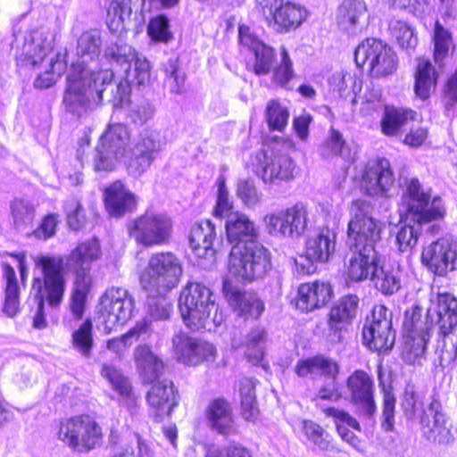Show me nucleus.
Listing matches in <instances>:
<instances>
[{"label": "nucleus", "mask_w": 457, "mask_h": 457, "mask_svg": "<svg viewBox=\"0 0 457 457\" xmlns=\"http://www.w3.org/2000/svg\"><path fill=\"white\" fill-rule=\"evenodd\" d=\"M117 162H123L135 177L143 173V137L139 130L137 137L121 123L109 124L101 136L94 156V168L97 171H111Z\"/></svg>", "instance_id": "obj_1"}, {"label": "nucleus", "mask_w": 457, "mask_h": 457, "mask_svg": "<svg viewBox=\"0 0 457 457\" xmlns=\"http://www.w3.org/2000/svg\"><path fill=\"white\" fill-rule=\"evenodd\" d=\"M36 266L41 269V276L33 278L31 291L34 294L31 306L33 327L38 329L47 325L45 313V301L52 308L58 307L66 288L64 278V260L62 256L42 255L35 260Z\"/></svg>", "instance_id": "obj_2"}, {"label": "nucleus", "mask_w": 457, "mask_h": 457, "mask_svg": "<svg viewBox=\"0 0 457 457\" xmlns=\"http://www.w3.org/2000/svg\"><path fill=\"white\" fill-rule=\"evenodd\" d=\"M113 72L111 70H102L91 73L87 69L77 70L75 66L67 76V88L63 96L65 110L73 115L80 117L87 112L90 105L89 93L95 90L98 99H103V94L111 87Z\"/></svg>", "instance_id": "obj_3"}, {"label": "nucleus", "mask_w": 457, "mask_h": 457, "mask_svg": "<svg viewBox=\"0 0 457 457\" xmlns=\"http://www.w3.org/2000/svg\"><path fill=\"white\" fill-rule=\"evenodd\" d=\"M211 290L200 283L190 282L183 288L179 308L184 323L192 330L211 329L220 325L224 317L212 300Z\"/></svg>", "instance_id": "obj_4"}, {"label": "nucleus", "mask_w": 457, "mask_h": 457, "mask_svg": "<svg viewBox=\"0 0 457 457\" xmlns=\"http://www.w3.org/2000/svg\"><path fill=\"white\" fill-rule=\"evenodd\" d=\"M100 255L99 242L96 238H92L79 245L66 259L67 267L75 272L70 309L78 320L81 319L84 314L87 295L91 283L90 265Z\"/></svg>", "instance_id": "obj_5"}, {"label": "nucleus", "mask_w": 457, "mask_h": 457, "mask_svg": "<svg viewBox=\"0 0 457 457\" xmlns=\"http://www.w3.org/2000/svg\"><path fill=\"white\" fill-rule=\"evenodd\" d=\"M148 269L159 287L157 297H148V312L153 320H165L170 315V308L163 295L178 286L182 268L174 254L161 253L150 258Z\"/></svg>", "instance_id": "obj_6"}, {"label": "nucleus", "mask_w": 457, "mask_h": 457, "mask_svg": "<svg viewBox=\"0 0 457 457\" xmlns=\"http://www.w3.org/2000/svg\"><path fill=\"white\" fill-rule=\"evenodd\" d=\"M400 205L418 225L442 220L446 214L443 199L432 196L431 189L424 187L417 179L407 182Z\"/></svg>", "instance_id": "obj_7"}, {"label": "nucleus", "mask_w": 457, "mask_h": 457, "mask_svg": "<svg viewBox=\"0 0 457 457\" xmlns=\"http://www.w3.org/2000/svg\"><path fill=\"white\" fill-rule=\"evenodd\" d=\"M371 204L354 199L349 205L348 240L354 249L375 248L381 240L383 223L371 215Z\"/></svg>", "instance_id": "obj_8"}, {"label": "nucleus", "mask_w": 457, "mask_h": 457, "mask_svg": "<svg viewBox=\"0 0 457 457\" xmlns=\"http://www.w3.org/2000/svg\"><path fill=\"white\" fill-rule=\"evenodd\" d=\"M270 255L257 241L235 245L230 251L228 275L238 281H253L262 278L270 269Z\"/></svg>", "instance_id": "obj_9"}, {"label": "nucleus", "mask_w": 457, "mask_h": 457, "mask_svg": "<svg viewBox=\"0 0 457 457\" xmlns=\"http://www.w3.org/2000/svg\"><path fill=\"white\" fill-rule=\"evenodd\" d=\"M57 436L74 452L88 453L101 445L103 432L94 418L79 415L62 421Z\"/></svg>", "instance_id": "obj_10"}, {"label": "nucleus", "mask_w": 457, "mask_h": 457, "mask_svg": "<svg viewBox=\"0 0 457 457\" xmlns=\"http://www.w3.org/2000/svg\"><path fill=\"white\" fill-rule=\"evenodd\" d=\"M355 62L367 66L374 78H386L394 74L398 67V58L394 50L381 40L368 38L355 49Z\"/></svg>", "instance_id": "obj_11"}, {"label": "nucleus", "mask_w": 457, "mask_h": 457, "mask_svg": "<svg viewBox=\"0 0 457 457\" xmlns=\"http://www.w3.org/2000/svg\"><path fill=\"white\" fill-rule=\"evenodd\" d=\"M247 166L264 183L287 182L294 179L298 173V169L290 156L278 153L268 155L262 150L251 156Z\"/></svg>", "instance_id": "obj_12"}, {"label": "nucleus", "mask_w": 457, "mask_h": 457, "mask_svg": "<svg viewBox=\"0 0 457 457\" xmlns=\"http://www.w3.org/2000/svg\"><path fill=\"white\" fill-rule=\"evenodd\" d=\"M420 262L429 272L440 277L457 270V238L447 236L425 244Z\"/></svg>", "instance_id": "obj_13"}, {"label": "nucleus", "mask_w": 457, "mask_h": 457, "mask_svg": "<svg viewBox=\"0 0 457 457\" xmlns=\"http://www.w3.org/2000/svg\"><path fill=\"white\" fill-rule=\"evenodd\" d=\"M134 301L128 291L112 287L105 291L99 302L98 319L110 333L117 325L127 322L132 314Z\"/></svg>", "instance_id": "obj_14"}, {"label": "nucleus", "mask_w": 457, "mask_h": 457, "mask_svg": "<svg viewBox=\"0 0 457 457\" xmlns=\"http://www.w3.org/2000/svg\"><path fill=\"white\" fill-rule=\"evenodd\" d=\"M363 343L372 351H386L395 341L391 313L384 305L374 306L362 329Z\"/></svg>", "instance_id": "obj_15"}, {"label": "nucleus", "mask_w": 457, "mask_h": 457, "mask_svg": "<svg viewBox=\"0 0 457 457\" xmlns=\"http://www.w3.org/2000/svg\"><path fill=\"white\" fill-rule=\"evenodd\" d=\"M395 178L388 160L381 158L370 161L359 181L361 190L372 197H388Z\"/></svg>", "instance_id": "obj_16"}, {"label": "nucleus", "mask_w": 457, "mask_h": 457, "mask_svg": "<svg viewBox=\"0 0 457 457\" xmlns=\"http://www.w3.org/2000/svg\"><path fill=\"white\" fill-rule=\"evenodd\" d=\"M427 320L431 325H437L443 342L450 337L449 334L457 326V298L447 292L432 291L429 306L427 311Z\"/></svg>", "instance_id": "obj_17"}, {"label": "nucleus", "mask_w": 457, "mask_h": 457, "mask_svg": "<svg viewBox=\"0 0 457 457\" xmlns=\"http://www.w3.org/2000/svg\"><path fill=\"white\" fill-rule=\"evenodd\" d=\"M146 401L149 416L155 421L169 417L178 404V392L169 379H157L146 384Z\"/></svg>", "instance_id": "obj_18"}, {"label": "nucleus", "mask_w": 457, "mask_h": 457, "mask_svg": "<svg viewBox=\"0 0 457 457\" xmlns=\"http://www.w3.org/2000/svg\"><path fill=\"white\" fill-rule=\"evenodd\" d=\"M333 295L334 290L330 283L316 280L301 284L292 303L296 310L309 313L326 306Z\"/></svg>", "instance_id": "obj_19"}, {"label": "nucleus", "mask_w": 457, "mask_h": 457, "mask_svg": "<svg viewBox=\"0 0 457 457\" xmlns=\"http://www.w3.org/2000/svg\"><path fill=\"white\" fill-rule=\"evenodd\" d=\"M172 342L176 358L185 364L196 365L204 361H212L216 356L212 344L195 339L184 333L176 335Z\"/></svg>", "instance_id": "obj_20"}, {"label": "nucleus", "mask_w": 457, "mask_h": 457, "mask_svg": "<svg viewBox=\"0 0 457 457\" xmlns=\"http://www.w3.org/2000/svg\"><path fill=\"white\" fill-rule=\"evenodd\" d=\"M222 293L237 315L245 320L258 319L264 311L263 302L255 294L242 292L228 278L223 281Z\"/></svg>", "instance_id": "obj_21"}, {"label": "nucleus", "mask_w": 457, "mask_h": 457, "mask_svg": "<svg viewBox=\"0 0 457 457\" xmlns=\"http://www.w3.org/2000/svg\"><path fill=\"white\" fill-rule=\"evenodd\" d=\"M53 37L48 30L34 29L24 36L17 62L24 66H37L54 47Z\"/></svg>", "instance_id": "obj_22"}, {"label": "nucleus", "mask_w": 457, "mask_h": 457, "mask_svg": "<svg viewBox=\"0 0 457 457\" xmlns=\"http://www.w3.org/2000/svg\"><path fill=\"white\" fill-rule=\"evenodd\" d=\"M420 424L422 435L428 441L438 445H448L453 441L451 424L436 403H432L424 411Z\"/></svg>", "instance_id": "obj_23"}, {"label": "nucleus", "mask_w": 457, "mask_h": 457, "mask_svg": "<svg viewBox=\"0 0 457 457\" xmlns=\"http://www.w3.org/2000/svg\"><path fill=\"white\" fill-rule=\"evenodd\" d=\"M367 13L364 0H343L337 8V25L348 35H357L364 27Z\"/></svg>", "instance_id": "obj_24"}, {"label": "nucleus", "mask_w": 457, "mask_h": 457, "mask_svg": "<svg viewBox=\"0 0 457 457\" xmlns=\"http://www.w3.org/2000/svg\"><path fill=\"white\" fill-rule=\"evenodd\" d=\"M347 388L352 401L367 415H372L376 410L373 399V381L363 370L354 371L348 378Z\"/></svg>", "instance_id": "obj_25"}, {"label": "nucleus", "mask_w": 457, "mask_h": 457, "mask_svg": "<svg viewBox=\"0 0 457 457\" xmlns=\"http://www.w3.org/2000/svg\"><path fill=\"white\" fill-rule=\"evenodd\" d=\"M238 33L241 45L249 48L255 56L254 72L257 75L269 73L275 58L274 50L253 36L245 25L239 27Z\"/></svg>", "instance_id": "obj_26"}, {"label": "nucleus", "mask_w": 457, "mask_h": 457, "mask_svg": "<svg viewBox=\"0 0 457 457\" xmlns=\"http://www.w3.org/2000/svg\"><path fill=\"white\" fill-rule=\"evenodd\" d=\"M105 208L110 216L121 218L135 210V195L120 182L115 181L104 190Z\"/></svg>", "instance_id": "obj_27"}, {"label": "nucleus", "mask_w": 457, "mask_h": 457, "mask_svg": "<svg viewBox=\"0 0 457 457\" xmlns=\"http://www.w3.org/2000/svg\"><path fill=\"white\" fill-rule=\"evenodd\" d=\"M216 238L214 225L208 220L195 222L190 230L189 244L194 254L199 259L214 257L213 242Z\"/></svg>", "instance_id": "obj_28"}, {"label": "nucleus", "mask_w": 457, "mask_h": 457, "mask_svg": "<svg viewBox=\"0 0 457 457\" xmlns=\"http://www.w3.org/2000/svg\"><path fill=\"white\" fill-rule=\"evenodd\" d=\"M225 229L228 242L234 245L257 241L258 228L255 223L243 212H230L226 219Z\"/></svg>", "instance_id": "obj_29"}, {"label": "nucleus", "mask_w": 457, "mask_h": 457, "mask_svg": "<svg viewBox=\"0 0 457 457\" xmlns=\"http://www.w3.org/2000/svg\"><path fill=\"white\" fill-rule=\"evenodd\" d=\"M359 297L356 295H346L340 297L331 307L328 324L335 333L345 330L356 318L359 309Z\"/></svg>", "instance_id": "obj_30"}, {"label": "nucleus", "mask_w": 457, "mask_h": 457, "mask_svg": "<svg viewBox=\"0 0 457 457\" xmlns=\"http://www.w3.org/2000/svg\"><path fill=\"white\" fill-rule=\"evenodd\" d=\"M347 267V278L359 282L372 278L377 268L379 266L380 257L375 248L354 249Z\"/></svg>", "instance_id": "obj_31"}, {"label": "nucleus", "mask_w": 457, "mask_h": 457, "mask_svg": "<svg viewBox=\"0 0 457 457\" xmlns=\"http://www.w3.org/2000/svg\"><path fill=\"white\" fill-rule=\"evenodd\" d=\"M307 16L308 12L304 7L295 3L286 2L275 9L267 23L278 32H287L298 28Z\"/></svg>", "instance_id": "obj_32"}, {"label": "nucleus", "mask_w": 457, "mask_h": 457, "mask_svg": "<svg viewBox=\"0 0 457 457\" xmlns=\"http://www.w3.org/2000/svg\"><path fill=\"white\" fill-rule=\"evenodd\" d=\"M104 58L110 62H115L120 66H124L129 82L133 83L134 79L140 86L143 83L139 60L135 61V68L131 71V62L135 60L133 48L126 44L112 43L104 51Z\"/></svg>", "instance_id": "obj_33"}, {"label": "nucleus", "mask_w": 457, "mask_h": 457, "mask_svg": "<svg viewBox=\"0 0 457 457\" xmlns=\"http://www.w3.org/2000/svg\"><path fill=\"white\" fill-rule=\"evenodd\" d=\"M101 39L97 31H86L81 34L78 39L77 55L78 60L76 63H72L70 71H72L76 66L77 70L83 68L93 71L92 67L88 65L89 62H94L100 54Z\"/></svg>", "instance_id": "obj_34"}, {"label": "nucleus", "mask_w": 457, "mask_h": 457, "mask_svg": "<svg viewBox=\"0 0 457 457\" xmlns=\"http://www.w3.org/2000/svg\"><path fill=\"white\" fill-rule=\"evenodd\" d=\"M330 89L340 98L350 100L353 105L359 103L358 94L362 88V79L355 72H337L329 79Z\"/></svg>", "instance_id": "obj_35"}, {"label": "nucleus", "mask_w": 457, "mask_h": 457, "mask_svg": "<svg viewBox=\"0 0 457 457\" xmlns=\"http://www.w3.org/2000/svg\"><path fill=\"white\" fill-rule=\"evenodd\" d=\"M438 76V72L428 59H419L414 73L416 96L422 100L429 98L436 87Z\"/></svg>", "instance_id": "obj_36"}, {"label": "nucleus", "mask_w": 457, "mask_h": 457, "mask_svg": "<svg viewBox=\"0 0 457 457\" xmlns=\"http://www.w3.org/2000/svg\"><path fill=\"white\" fill-rule=\"evenodd\" d=\"M295 370L299 377L309 376L314 378L318 376H337L339 368L335 361L322 355H317L299 360Z\"/></svg>", "instance_id": "obj_37"}, {"label": "nucleus", "mask_w": 457, "mask_h": 457, "mask_svg": "<svg viewBox=\"0 0 457 457\" xmlns=\"http://www.w3.org/2000/svg\"><path fill=\"white\" fill-rule=\"evenodd\" d=\"M207 417L212 428L218 433L231 435L237 432L231 408L226 401L214 400L208 408Z\"/></svg>", "instance_id": "obj_38"}, {"label": "nucleus", "mask_w": 457, "mask_h": 457, "mask_svg": "<svg viewBox=\"0 0 457 457\" xmlns=\"http://www.w3.org/2000/svg\"><path fill=\"white\" fill-rule=\"evenodd\" d=\"M324 413L327 417L334 419L337 432L341 438L358 451H363V444L349 428L360 431L357 420L343 410L326 408Z\"/></svg>", "instance_id": "obj_39"}, {"label": "nucleus", "mask_w": 457, "mask_h": 457, "mask_svg": "<svg viewBox=\"0 0 457 457\" xmlns=\"http://www.w3.org/2000/svg\"><path fill=\"white\" fill-rule=\"evenodd\" d=\"M335 248L336 235L327 228L309 237L304 250L311 258L322 263L329 260Z\"/></svg>", "instance_id": "obj_40"}, {"label": "nucleus", "mask_w": 457, "mask_h": 457, "mask_svg": "<svg viewBox=\"0 0 457 457\" xmlns=\"http://www.w3.org/2000/svg\"><path fill=\"white\" fill-rule=\"evenodd\" d=\"M4 286V300L2 311L9 318H13L20 311V287L14 269L8 263H2Z\"/></svg>", "instance_id": "obj_41"}, {"label": "nucleus", "mask_w": 457, "mask_h": 457, "mask_svg": "<svg viewBox=\"0 0 457 457\" xmlns=\"http://www.w3.org/2000/svg\"><path fill=\"white\" fill-rule=\"evenodd\" d=\"M171 220L164 214L145 215V245H160L171 234Z\"/></svg>", "instance_id": "obj_42"}, {"label": "nucleus", "mask_w": 457, "mask_h": 457, "mask_svg": "<svg viewBox=\"0 0 457 457\" xmlns=\"http://www.w3.org/2000/svg\"><path fill=\"white\" fill-rule=\"evenodd\" d=\"M417 119L418 114L411 110L386 106L380 120L381 132L388 137L396 136L409 120Z\"/></svg>", "instance_id": "obj_43"}, {"label": "nucleus", "mask_w": 457, "mask_h": 457, "mask_svg": "<svg viewBox=\"0 0 457 457\" xmlns=\"http://www.w3.org/2000/svg\"><path fill=\"white\" fill-rule=\"evenodd\" d=\"M294 429L295 431L302 433L306 440L319 450L328 451L332 448L331 436L313 420H299V422L295 425Z\"/></svg>", "instance_id": "obj_44"}, {"label": "nucleus", "mask_w": 457, "mask_h": 457, "mask_svg": "<svg viewBox=\"0 0 457 457\" xmlns=\"http://www.w3.org/2000/svg\"><path fill=\"white\" fill-rule=\"evenodd\" d=\"M371 280L375 288L386 295H394L401 288L398 267L395 268L379 262Z\"/></svg>", "instance_id": "obj_45"}, {"label": "nucleus", "mask_w": 457, "mask_h": 457, "mask_svg": "<svg viewBox=\"0 0 457 457\" xmlns=\"http://www.w3.org/2000/svg\"><path fill=\"white\" fill-rule=\"evenodd\" d=\"M287 237L296 238L301 237L308 228L309 210L305 204L296 203L286 209Z\"/></svg>", "instance_id": "obj_46"}, {"label": "nucleus", "mask_w": 457, "mask_h": 457, "mask_svg": "<svg viewBox=\"0 0 457 457\" xmlns=\"http://www.w3.org/2000/svg\"><path fill=\"white\" fill-rule=\"evenodd\" d=\"M433 43L434 61L440 68H443L445 65L446 58L453 53L455 45L452 34L439 22H436L435 25Z\"/></svg>", "instance_id": "obj_47"}, {"label": "nucleus", "mask_w": 457, "mask_h": 457, "mask_svg": "<svg viewBox=\"0 0 457 457\" xmlns=\"http://www.w3.org/2000/svg\"><path fill=\"white\" fill-rule=\"evenodd\" d=\"M116 87V95L113 96V106L120 107V108H128V117L130 119L131 122L135 124V131L133 132L136 136L138 137V129L140 131V137H142V129L141 126L143 125V118L141 115L140 106L137 104H134L130 96L127 95V85L122 83H119L115 86Z\"/></svg>", "instance_id": "obj_48"}, {"label": "nucleus", "mask_w": 457, "mask_h": 457, "mask_svg": "<svg viewBox=\"0 0 457 457\" xmlns=\"http://www.w3.org/2000/svg\"><path fill=\"white\" fill-rule=\"evenodd\" d=\"M403 355L407 361H415L423 356L427 344L430 338L428 328L420 329L418 332L404 333Z\"/></svg>", "instance_id": "obj_49"}, {"label": "nucleus", "mask_w": 457, "mask_h": 457, "mask_svg": "<svg viewBox=\"0 0 457 457\" xmlns=\"http://www.w3.org/2000/svg\"><path fill=\"white\" fill-rule=\"evenodd\" d=\"M255 382L253 378H244L239 381L241 413L248 421H254L259 414L255 403Z\"/></svg>", "instance_id": "obj_50"}, {"label": "nucleus", "mask_w": 457, "mask_h": 457, "mask_svg": "<svg viewBox=\"0 0 457 457\" xmlns=\"http://www.w3.org/2000/svg\"><path fill=\"white\" fill-rule=\"evenodd\" d=\"M389 32L395 42L405 50H412L418 44L414 29L406 21L394 19L389 23Z\"/></svg>", "instance_id": "obj_51"}, {"label": "nucleus", "mask_w": 457, "mask_h": 457, "mask_svg": "<svg viewBox=\"0 0 457 457\" xmlns=\"http://www.w3.org/2000/svg\"><path fill=\"white\" fill-rule=\"evenodd\" d=\"M13 226L21 230L28 228L35 218V205L29 200L16 198L11 203Z\"/></svg>", "instance_id": "obj_52"}, {"label": "nucleus", "mask_w": 457, "mask_h": 457, "mask_svg": "<svg viewBox=\"0 0 457 457\" xmlns=\"http://www.w3.org/2000/svg\"><path fill=\"white\" fill-rule=\"evenodd\" d=\"M266 333L262 328L253 329L245 345V355L253 365L262 364L264 357Z\"/></svg>", "instance_id": "obj_53"}, {"label": "nucleus", "mask_w": 457, "mask_h": 457, "mask_svg": "<svg viewBox=\"0 0 457 457\" xmlns=\"http://www.w3.org/2000/svg\"><path fill=\"white\" fill-rule=\"evenodd\" d=\"M72 346L82 356L88 358L94 346L93 324L87 319L78 329L72 333Z\"/></svg>", "instance_id": "obj_54"}, {"label": "nucleus", "mask_w": 457, "mask_h": 457, "mask_svg": "<svg viewBox=\"0 0 457 457\" xmlns=\"http://www.w3.org/2000/svg\"><path fill=\"white\" fill-rule=\"evenodd\" d=\"M288 108L277 100H271L267 104L265 120L269 128L272 130L282 131L288 121Z\"/></svg>", "instance_id": "obj_55"}, {"label": "nucleus", "mask_w": 457, "mask_h": 457, "mask_svg": "<svg viewBox=\"0 0 457 457\" xmlns=\"http://www.w3.org/2000/svg\"><path fill=\"white\" fill-rule=\"evenodd\" d=\"M295 71L293 62L287 51L282 48L280 51V62L272 71V82L284 88H289V82L294 79Z\"/></svg>", "instance_id": "obj_56"}, {"label": "nucleus", "mask_w": 457, "mask_h": 457, "mask_svg": "<svg viewBox=\"0 0 457 457\" xmlns=\"http://www.w3.org/2000/svg\"><path fill=\"white\" fill-rule=\"evenodd\" d=\"M420 230L414 225L400 222L395 233V244L402 253L411 251L418 243Z\"/></svg>", "instance_id": "obj_57"}, {"label": "nucleus", "mask_w": 457, "mask_h": 457, "mask_svg": "<svg viewBox=\"0 0 457 457\" xmlns=\"http://www.w3.org/2000/svg\"><path fill=\"white\" fill-rule=\"evenodd\" d=\"M132 0H111L107 10V25L112 31L123 29V14L130 13Z\"/></svg>", "instance_id": "obj_58"}, {"label": "nucleus", "mask_w": 457, "mask_h": 457, "mask_svg": "<svg viewBox=\"0 0 457 457\" xmlns=\"http://www.w3.org/2000/svg\"><path fill=\"white\" fill-rule=\"evenodd\" d=\"M164 363L152 351L145 346V385L163 378Z\"/></svg>", "instance_id": "obj_59"}, {"label": "nucleus", "mask_w": 457, "mask_h": 457, "mask_svg": "<svg viewBox=\"0 0 457 457\" xmlns=\"http://www.w3.org/2000/svg\"><path fill=\"white\" fill-rule=\"evenodd\" d=\"M147 32L155 42L168 43L173 37L169 20L164 15H158L152 19L148 24Z\"/></svg>", "instance_id": "obj_60"}, {"label": "nucleus", "mask_w": 457, "mask_h": 457, "mask_svg": "<svg viewBox=\"0 0 457 457\" xmlns=\"http://www.w3.org/2000/svg\"><path fill=\"white\" fill-rule=\"evenodd\" d=\"M286 219V209L267 213L263 218L267 232L274 237H287Z\"/></svg>", "instance_id": "obj_61"}, {"label": "nucleus", "mask_w": 457, "mask_h": 457, "mask_svg": "<svg viewBox=\"0 0 457 457\" xmlns=\"http://www.w3.org/2000/svg\"><path fill=\"white\" fill-rule=\"evenodd\" d=\"M166 145L165 137L157 130L145 132V161L152 162Z\"/></svg>", "instance_id": "obj_62"}, {"label": "nucleus", "mask_w": 457, "mask_h": 457, "mask_svg": "<svg viewBox=\"0 0 457 457\" xmlns=\"http://www.w3.org/2000/svg\"><path fill=\"white\" fill-rule=\"evenodd\" d=\"M321 154L324 157H329L331 155H341L344 159H348L349 154L346 153V148L345 146V141L342 137V135L331 129L329 131V136L325 142V144L321 147Z\"/></svg>", "instance_id": "obj_63"}, {"label": "nucleus", "mask_w": 457, "mask_h": 457, "mask_svg": "<svg viewBox=\"0 0 457 457\" xmlns=\"http://www.w3.org/2000/svg\"><path fill=\"white\" fill-rule=\"evenodd\" d=\"M205 457H253L251 452L238 444H231L226 447L210 445L206 447Z\"/></svg>", "instance_id": "obj_64"}]
</instances>
